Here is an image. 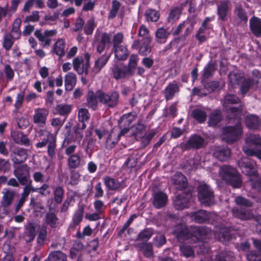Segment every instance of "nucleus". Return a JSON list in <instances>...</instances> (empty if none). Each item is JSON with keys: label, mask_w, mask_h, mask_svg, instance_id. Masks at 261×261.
Returning <instances> with one entry per match:
<instances>
[{"label": "nucleus", "mask_w": 261, "mask_h": 261, "mask_svg": "<svg viewBox=\"0 0 261 261\" xmlns=\"http://www.w3.org/2000/svg\"><path fill=\"white\" fill-rule=\"evenodd\" d=\"M229 9V6L227 2H224L221 5L218 6V13L221 20H226L227 13Z\"/></svg>", "instance_id": "39"}, {"label": "nucleus", "mask_w": 261, "mask_h": 261, "mask_svg": "<svg viewBox=\"0 0 261 261\" xmlns=\"http://www.w3.org/2000/svg\"><path fill=\"white\" fill-rule=\"evenodd\" d=\"M234 12L241 20L244 21L245 22H247L248 20V17L247 16L246 13L243 11L242 8L241 6H237Z\"/></svg>", "instance_id": "59"}, {"label": "nucleus", "mask_w": 261, "mask_h": 261, "mask_svg": "<svg viewBox=\"0 0 261 261\" xmlns=\"http://www.w3.org/2000/svg\"><path fill=\"white\" fill-rule=\"evenodd\" d=\"M198 198L202 204L209 206L214 202V192L209 186L202 184L198 187Z\"/></svg>", "instance_id": "7"}, {"label": "nucleus", "mask_w": 261, "mask_h": 261, "mask_svg": "<svg viewBox=\"0 0 261 261\" xmlns=\"http://www.w3.org/2000/svg\"><path fill=\"white\" fill-rule=\"evenodd\" d=\"M86 127V124L82 123L81 128L78 127L75 129L73 134L68 135L65 138L63 141V145H68L69 143H76L80 144L83 137V130Z\"/></svg>", "instance_id": "13"}, {"label": "nucleus", "mask_w": 261, "mask_h": 261, "mask_svg": "<svg viewBox=\"0 0 261 261\" xmlns=\"http://www.w3.org/2000/svg\"><path fill=\"white\" fill-rule=\"evenodd\" d=\"M71 109V105L67 104H60L57 106L56 110L60 115L64 116L69 114Z\"/></svg>", "instance_id": "49"}, {"label": "nucleus", "mask_w": 261, "mask_h": 261, "mask_svg": "<svg viewBox=\"0 0 261 261\" xmlns=\"http://www.w3.org/2000/svg\"><path fill=\"white\" fill-rule=\"evenodd\" d=\"M251 32L256 36H261V20L256 17H252L249 21Z\"/></svg>", "instance_id": "23"}, {"label": "nucleus", "mask_w": 261, "mask_h": 261, "mask_svg": "<svg viewBox=\"0 0 261 261\" xmlns=\"http://www.w3.org/2000/svg\"><path fill=\"white\" fill-rule=\"evenodd\" d=\"M4 72L7 81L9 82L12 81L14 76V71L13 69L9 65H6L5 66Z\"/></svg>", "instance_id": "62"}, {"label": "nucleus", "mask_w": 261, "mask_h": 261, "mask_svg": "<svg viewBox=\"0 0 261 261\" xmlns=\"http://www.w3.org/2000/svg\"><path fill=\"white\" fill-rule=\"evenodd\" d=\"M213 154L219 160L224 161L230 157V150L227 147L218 146L215 147Z\"/></svg>", "instance_id": "19"}, {"label": "nucleus", "mask_w": 261, "mask_h": 261, "mask_svg": "<svg viewBox=\"0 0 261 261\" xmlns=\"http://www.w3.org/2000/svg\"><path fill=\"white\" fill-rule=\"evenodd\" d=\"M211 215V214L207 213L205 211L200 210L192 213L191 218L192 220L196 222L201 223L208 220Z\"/></svg>", "instance_id": "24"}, {"label": "nucleus", "mask_w": 261, "mask_h": 261, "mask_svg": "<svg viewBox=\"0 0 261 261\" xmlns=\"http://www.w3.org/2000/svg\"><path fill=\"white\" fill-rule=\"evenodd\" d=\"M87 100L88 106L95 109L97 107V101H98L97 98V92L95 95L92 91H89L87 95Z\"/></svg>", "instance_id": "42"}, {"label": "nucleus", "mask_w": 261, "mask_h": 261, "mask_svg": "<svg viewBox=\"0 0 261 261\" xmlns=\"http://www.w3.org/2000/svg\"><path fill=\"white\" fill-rule=\"evenodd\" d=\"M11 136L15 143L25 146H29L30 145L29 138L23 133L18 131H14L12 132Z\"/></svg>", "instance_id": "25"}, {"label": "nucleus", "mask_w": 261, "mask_h": 261, "mask_svg": "<svg viewBox=\"0 0 261 261\" xmlns=\"http://www.w3.org/2000/svg\"><path fill=\"white\" fill-rule=\"evenodd\" d=\"M93 232V230L88 225L85 227L82 232L78 230L76 233V237L77 238L80 239H83L85 237L90 236Z\"/></svg>", "instance_id": "51"}, {"label": "nucleus", "mask_w": 261, "mask_h": 261, "mask_svg": "<svg viewBox=\"0 0 261 261\" xmlns=\"http://www.w3.org/2000/svg\"><path fill=\"white\" fill-rule=\"evenodd\" d=\"M10 156L14 164H20L27 160L28 153L25 149L18 147L13 151Z\"/></svg>", "instance_id": "15"}, {"label": "nucleus", "mask_w": 261, "mask_h": 261, "mask_svg": "<svg viewBox=\"0 0 261 261\" xmlns=\"http://www.w3.org/2000/svg\"><path fill=\"white\" fill-rule=\"evenodd\" d=\"M45 223L49 225L52 228L56 227L58 224V219L55 214L49 213L46 215Z\"/></svg>", "instance_id": "41"}, {"label": "nucleus", "mask_w": 261, "mask_h": 261, "mask_svg": "<svg viewBox=\"0 0 261 261\" xmlns=\"http://www.w3.org/2000/svg\"><path fill=\"white\" fill-rule=\"evenodd\" d=\"M15 39L14 35L11 34H6L4 38L3 47L7 50H9L13 44Z\"/></svg>", "instance_id": "48"}, {"label": "nucleus", "mask_w": 261, "mask_h": 261, "mask_svg": "<svg viewBox=\"0 0 261 261\" xmlns=\"http://www.w3.org/2000/svg\"><path fill=\"white\" fill-rule=\"evenodd\" d=\"M215 237L223 244H226L230 239L229 229L227 227L218 228L215 230Z\"/></svg>", "instance_id": "22"}, {"label": "nucleus", "mask_w": 261, "mask_h": 261, "mask_svg": "<svg viewBox=\"0 0 261 261\" xmlns=\"http://www.w3.org/2000/svg\"><path fill=\"white\" fill-rule=\"evenodd\" d=\"M64 194V190L61 187H58L56 188L54 191V198L55 201L60 203L62 201L63 196Z\"/></svg>", "instance_id": "61"}, {"label": "nucleus", "mask_w": 261, "mask_h": 261, "mask_svg": "<svg viewBox=\"0 0 261 261\" xmlns=\"http://www.w3.org/2000/svg\"><path fill=\"white\" fill-rule=\"evenodd\" d=\"M36 236L35 227L31 223L27 224L24 227L23 239L27 242H30L34 240Z\"/></svg>", "instance_id": "26"}, {"label": "nucleus", "mask_w": 261, "mask_h": 261, "mask_svg": "<svg viewBox=\"0 0 261 261\" xmlns=\"http://www.w3.org/2000/svg\"><path fill=\"white\" fill-rule=\"evenodd\" d=\"M89 114L86 109L82 108L79 111L78 118L80 122L85 123L84 122L89 118Z\"/></svg>", "instance_id": "57"}, {"label": "nucleus", "mask_w": 261, "mask_h": 261, "mask_svg": "<svg viewBox=\"0 0 261 261\" xmlns=\"http://www.w3.org/2000/svg\"><path fill=\"white\" fill-rule=\"evenodd\" d=\"M219 174L227 184L233 188H239L241 187L242 183L240 174L235 168L227 165H224L220 167Z\"/></svg>", "instance_id": "4"}, {"label": "nucleus", "mask_w": 261, "mask_h": 261, "mask_svg": "<svg viewBox=\"0 0 261 261\" xmlns=\"http://www.w3.org/2000/svg\"><path fill=\"white\" fill-rule=\"evenodd\" d=\"M228 78L230 82L232 85H237L241 83L240 90L242 94L247 93L253 84V82L250 79L243 78L234 71L231 72L229 74Z\"/></svg>", "instance_id": "8"}, {"label": "nucleus", "mask_w": 261, "mask_h": 261, "mask_svg": "<svg viewBox=\"0 0 261 261\" xmlns=\"http://www.w3.org/2000/svg\"><path fill=\"white\" fill-rule=\"evenodd\" d=\"M204 144V140L202 137L198 135H193L186 143V147L187 149H198L203 147Z\"/></svg>", "instance_id": "20"}, {"label": "nucleus", "mask_w": 261, "mask_h": 261, "mask_svg": "<svg viewBox=\"0 0 261 261\" xmlns=\"http://www.w3.org/2000/svg\"><path fill=\"white\" fill-rule=\"evenodd\" d=\"M239 101V98L234 95H227L224 99L223 105L228 114V119L231 121L234 119L237 122L235 127L228 126L223 129L222 138L227 143H232L238 140L242 133L240 121L242 111L231 106Z\"/></svg>", "instance_id": "1"}, {"label": "nucleus", "mask_w": 261, "mask_h": 261, "mask_svg": "<svg viewBox=\"0 0 261 261\" xmlns=\"http://www.w3.org/2000/svg\"><path fill=\"white\" fill-rule=\"evenodd\" d=\"M232 213L234 217L242 220H249L254 218L252 211L250 210H239L234 207L232 210Z\"/></svg>", "instance_id": "18"}, {"label": "nucleus", "mask_w": 261, "mask_h": 261, "mask_svg": "<svg viewBox=\"0 0 261 261\" xmlns=\"http://www.w3.org/2000/svg\"><path fill=\"white\" fill-rule=\"evenodd\" d=\"M72 65L74 70L79 74H82L84 72L88 73L89 63H84L83 60L81 57H76L73 60Z\"/></svg>", "instance_id": "17"}, {"label": "nucleus", "mask_w": 261, "mask_h": 261, "mask_svg": "<svg viewBox=\"0 0 261 261\" xmlns=\"http://www.w3.org/2000/svg\"><path fill=\"white\" fill-rule=\"evenodd\" d=\"M141 250L146 257H150L152 256V245L148 243H142L140 246Z\"/></svg>", "instance_id": "54"}, {"label": "nucleus", "mask_w": 261, "mask_h": 261, "mask_svg": "<svg viewBox=\"0 0 261 261\" xmlns=\"http://www.w3.org/2000/svg\"><path fill=\"white\" fill-rule=\"evenodd\" d=\"M246 143L248 145H255L258 149L253 150L245 146L243 148L244 152L248 155H255L261 160V138L259 136L253 134L248 135L246 139Z\"/></svg>", "instance_id": "5"}, {"label": "nucleus", "mask_w": 261, "mask_h": 261, "mask_svg": "<svg viewBox=\"0 0 261 261\" xmlns=\"http://www.w3.org/2000/svg\"><path fill=\"white\" fill-rule=\"evenodd\" d=\"M95 27L96 24L95 23L94 20L92 18L90 19L87 21L84 28L85 33L87 35L91 34Z\"/></svg>", "instance_id": "58"}, {"label": "nucleus", "mask_w": 261, "mask_h": 261, "mask_svg": "<svg viewBox=\"0 0 261 261\" xmlns=\"http://www.w3.org/2000/svg\"><path fill=\"white\" fill-rule=\"evenodd\" d=\"M110 56L111 54L108 55L105 54L95 61L94 66L93 68V72H94L95 74L98 73L101 68L105 66L109 60Z\"/></svg>", "instance_id": "28"}, {"label": "nucleus", "mask_w": 261, "mask_h": 261, "mask_svg": "<svg viewBox=\"0 0 261 261\" xmlns=\"http://www.w3.org/2000/svg\"><path fill=\"white\" fill-rule=\"evenodd\" d=\"M215 70V67L213 64L210 63L207 64L203 70V79L210 77L213 74Z\"/></svg>", "instance_id": "60"}, {"label": "nucleus", "mask_w": 261, "mask_h": 261, "mask_svg": "<svg viewBox=\"0 0 261 261\" xmlns=\"http://www.w3.org/2000/svg\"><path fill=\"white\" fill-rule=\"evenodd\" d=\"M106 187L110 190H115L121 187V183L117 179L106 176L103 178Z\"/></svg>", "instance_id": "36"}, {"label": "nucleus", "mask_w": 261, "mask_h": 261, "mask_svg": "<svg viewBox=\"0 0 261 261\" xmlns=\"http://www.w3.org/2000/svg\"><path fill=\"white\" fill-rule=\"evenodd\" d=\"M50 261H66L67 256L64 253L58 251L51 252L49 255Z\"/></svg>", "instance_id": "46"}, {"label": "nucleus", "mask_w": 261, "mask_h": 261, "mask_svg": "<svg viewBox=\"0 0 261 261\" xmlns=\"http://www.w3.org/2000/svg\"><path fill=\"white\" fill-rule=\"evenodd\" d=\"M116 58L118 60H124L128 56V51L127 48L123 45L113 47Z\"/></svg>", "instance_id": "34"}, {"label": "nucleus", "mask_w": 261, "mask_h": 261, "mask_svg": "<svg viewBox=\"0 0 261 261\" xmlns=\"http://www.w3.org/2000/svg\"><path fill=\"white\" fill-rule=\"evenodd\" d=\"M81 163V157L77 154L70 155L68 159V164L70 168H76L78 167Z\"/></svg>", "instance_id": "44"}, {"label": "nucleus", "mask_w": 261, "mask_h": 261, "mask_svg": "<svg viewBox=\"0 0 261 261\" xmlns=\"http://www.w3.org/2000/svg\"><path fill=\"white\" fill-rule=\"evenodd\" d=\"M180 249L182 254L187 257L191 256L194 254L192 247L186 243L182 244L180 247Z\"/></svg>", "instance_id": "53"}, {"label": "nucleus", "mask_w": 261, "mask_h": 261, "mask_svg": "<svg viewBox=\"0 0 261 261\" xmlns=\"http://www.w3.org/2000/svg\"><path fill=\"white\" fill-rule=\"evenodd\" d=\"M77 81L76 74L72 72H68L65 76V87L66 90L71 91L75 87Z\"/></svg>", "instance_id": "27"}, {"label": "nucleus", "mask_w": 261, "mask_h": 261, "mask_svg": "<svg viewBox=\"0 0 261 261\" xmlns=\"http://www.w3.org/2000/svg\"><path fill=\"white\" fill-rule=\"evenodd\" d=\"M211 232V230L205 227H193L188 231L183 225L177 226L174 231L175 235L179 241L191 239L194 241H204L210 237Z\"/></svg>", "instance_id": "2"}, {"label": "nucleus", "mask_w": 261, "mask_h": 261, "mask_svg": "<svg viewBox=\"0 0 261 261\" xmlns=\"http://www.w3.org/2000/svg\"><path fill=\"white\" fill-rule=\"evenodd\" d=\"M191 199L192 195L190 193H182L181 195H178L173 202L174 207L177 210H182L187 207Z\"/></svg>", "instance_id": "14"}, {"label": "nucleus", "mask_w": 261, "mask_h": 261, "mask_svg": "<svg viewBox=\"0 0 261 261\" xmlns=\"http://www.w3.org/2000/svg\"><path fill=\"white\" fill-rule=\"evenodd\" d=\"M250 180L253 189L256 191L261 190V178L257 176V174L251 177Z\"/></svg>", "instance_id": "52"}, {"label": "nucleus", "mask_w": 261, "mask_h": 261, "mask_svg": "<svg viewBox=\"0 0 261 261\" xmlns=\"http://www.w3.org/2000/svg\"><path fill=\"white\" fill-rule=\"evenodd\" d=\"M3 193L4 194L2 204L4 207H8L11 205L14 196V193L8 189H4Z\"/></svg>", "instance_id": "35"}, {"label": "nucleus", "mask_w": 261, "mask_h": 261, "mask_svg": "<svg viewBox=\"0 0 261 261\" xmlns=\"http://www.w3.org/2000/svg\"><path fill=\"white\" fill-rule=\"evenodd\" d=\"M97 98L98 101L109 108L116 107L119 100V95L118 92L114 91L111 93H104L101 91L97 92Z\"/></svg>", "instance_id": "6"}, {"label": "nucleus", "mask_w": 261, "mask_h": 261, "mask_svg": "<svg viewBox=\"0 0 261 261\" xmlns=\"http://www.w3.org/2000/svg\"><path fill=\"white\" fill-rule=\"evenodd\" d=\"M171 182L174 185L175 188L181 190L187 187L188 182L186 177L180 172H176L172 176Z\"/></svg>", "instance_id": "16"}, {"label": "nucleus", "mask_w": 261, "mask_h": 261, "mask_svg": "<svg viewBox=\"0 0 261 261\" xmlns=\"http://www.w3.org/2000/svg\"><path fill=\"white\" fill-rule=\"evenodd\" d=\"M247 258L248 261H261V254L251 251L247 254Z\"/></svg>", "instance_id": "64"}, {"label": "nucleus", "mask_w": 261, "mask_h": 261, "mask_svg": "<svg viewBox=\"0 0 261 261\" xmlns=\"http://www.w3.org/2000/svg\"><path fill=\"white\" fill-rule=\"evenodd\" d=\"M153 231L151 229H146L140 232L138 235V239L141 240L147 241L152 236Z\"/></svg>", "instance_id": "55"}, {"label": "nucleus", "mask_w": 261, "mask_h": 261, "mask_svg": "<svg viewBox=\"0 0 261 261\" xmlns=\"http://www.w3.org/2000/svg\"><path fill=\"white\" fill-rule=\"evenodd\" d=\"M21 23V20L19 18H16L13 23V27L10 34L14 35L15 39H18L20 36V26Z\"/></svg>", "instance_id": "45"}, {"label": "nucleus", "mask_w": 261, "mask_h": 261, "mask_svg": "<svg viewBox=\"0 0 261 261\" xmlns=\"http://www.w3.org/2000/svg\"><path fill=\"white\" fill-rule=\"evenodd\" d=\"M245 123L249 128L256 129L261 124V120L256 115L251 114L246 117Z\"/></svg>", "instance_id": "33"}, {"label": "nucleus", "mask_w": 261, "mask_h": 261, "mask_svg": "<svg viewBox=\"0 0 261 261\" xmlns=\"http://www.w3.org/2000/svg\"><path fill=\"white\" fill-rule=\"evenodd\" d=\"M65 41L64 39H59L54 44L52 51L59 57H62L65 53Z\"/></svg>", "instance_id": "31"}, {"label": "nucleus", "mask_w": 261, "mask_h": 261, "mask_svg": "<svg viewBox=\"0 0 261 261\" xmlns=\"http://www.w3.org/2000/svg\"><path fill=\"white\" fill-rule=\"evenodd\" d=\"M15 177L19 182L25 185L30 180V168L27 165H22L18 166L14 171Z\"/></svg>", "instance_id": "10"}, {"label": "nucleus", "mask_w": 261, "mask_h": 261, "mask_svg": "<svg viewBox=\"0 0 261 261\" xmlns=\"http://www.w3.org/2000/svg\"><path fill=\"white\" fill-rule=\"evenodd\" d=\"M231 254L230 252L223 251L216 255L215 257L216 260H214L213 258H211V259L208 260V259H205L201 261H231Z\"/></svg>", "instance_id": "43"}, {"label": "nucleus", "mask_w": 261, "mask_h": 261, "mask_svg": "<svg viewBox=\"0 0 261 261\" xmlns=\"http://www.w3.org/2000/svg\"><path fill=\"white\" fill-rule=\"evenodd\" d=\"M56 34L57 31L55 30L45 31L43 32L37 30L35 32V36L39 41L42 42V46L44 48L49 46L51 41V37L55 36Z\"/></svg>", "instance_id": "11"}, {"label": "nucleus", "mask_w": 261, "mask_h": 261, "mask_svg": "<svg viewBox=\"0 0 261 261\" xmlns=\"http://www.w3.org/2000/svg\"><path fill=\"white\" fill-rule=\"evenodd\" d=\"M48 140L47 154L51 159H53L56 155V138L53 135L49 133L48 135Z\"/></svg>", "instance_id": "29"}, {"label": "nucleus", "mask_w": 261, "mask_h": 261, "mask_svg": "<svg viewBox=\"0 0 261 261\" xmlns=\"http://www.w3.org/2000/svg\"><path fill=\"white\" fill-rule=\"evenodd\" d=\"M222 116L221 112L219 110L213 111L210 116L208 121L210 126H216L221 120Z\"/></svg>", "instance_id": "37"}, {"label": "nucleus", "mask_w": 261, "mask_h": 261, "mask_svg": "<svg viewBox=\"0 0 261 261\" xmlns=\"http://www.w3.org/2000/svg\"><path fill=\"white\" fill-rule=\"evenodd\" d=\"M84 206H81L75 212L72 217L73 227L79 225L83 220L84 214Z\"/></svg>", "instance_id": "38"}, {"label": "nucleus", "mask_w": 261, "mask_h": 261, "mask_svg": "<svg viewBox=\"0 0 261 261\" xmlns=\"http://www.w3.org/2000/svg\"><path fill=\"white\" fill-rule=\"evenodd\" d=\"M24 92L20 91L16 96V99L14 103V107L16 110H18L22 106L24 99Z\"/></svg>", "instance_id": "63"}, {"label": "nucleus", "mask_w": 261, "mask_h": 261, "mask_svg": "<svg viewBox=\"0 0 261 261\" xmlns=\"http://www.w3.org/2000/svg\"><path fill=\"white\" fill-rule=\"evenodd\" d=\"M119 138L114 132L112 131L108 136L106 141V146L108 148H112L117 143Z\"/></svg>", "instance_id": "47"}, {"label": "nucleus", "mask_w": 261, "mask_h": 261, "mask_svg": "<svg viewBox=\"0 0 261 261\" xmlns=\"http://www.w3.org/2000/svg\"><path fill=\"white\" fill-rule=\"evenodd\" d=\"M138 60L139 58L137 55H132L127 65L122 63L114 64L111 68L113 77L118 80L129 77L134 75Z\"/></svg>", "instance_id": "3"}, {"label": "nucleus", "mask_w": 261, "mask_h": 261, "mask_svg": "<svg viewBox=\"0 0 261 261\" xmlns=\"http://www.w3.org/2000/svg\"><path fill=\"white\" fill-rule=\"evenodd\" d=\"M146 17L147 21H156L160 17L159 13L153 9H148L146 12Z\"/></svg>", "instance_id": "50"}, {"label": "nucleus", "mask_w": 261, "mask_h": 261, "mask_svg": "<svg viewBox=\"0 0 261 261\" xmlns=\"http://www.w3.org/2000/svg\"><path fill=\"white\" fill-rule=\"evenodd\" d=\"M192 116L198 122L202 123L206 120V114L204 111L196 109L193 111Z\"/></svg>", "instance_id": "40"}, {"label": "nucleus", "mask_w": 261, "mask_h": 261, "mask_svg": "<svg viewBox=\"0 0 261 261\" xmlns=\"http://www.w3.org/2000/svg\"><path fill=\"white\" fill-rule=\"evenodd\" d=\"M167 200L166 194L162 192H158L153 195V204L155 207L160 208L166 205Z\"/></svg>", "instance_id": "21"}, {"label": "nucleus", "mask_w": 261, "mask_h": 261, "mask_svg": "<svg viewBox=\"0 0 261 261\" xmlns=\"http://www.w3.org/2000/svg\"><path fill=\"white\" fill-rule=\"evenodd\" d=\"M179 91V88L176 83H170L164 90L165 97L166 100H169L174 97L175 93Z\"/></svg>", "instance_id": "30"}, {"label": "nucleus", "mask_w": 261, "mask_h": 261, "mask_svg": "<svg viewBox=\"0 0 261 261\" xmlns=\"http://www.w3.org/2000/svg\"><path fill=\"white\" fill-rule=\"evenodd\" d=\"M139 35L145 39V40H146L147 42H150V37L149 34V31L144 25H142L140 27Z\"/></svg>", "instance_id": "56"}, {"label": "nucleus", "mask_w": 261, "mask_h": 261, "mask_svg": "<svg viewBox=\"0 0 261 261\" xmlns=\"http://www.w3.org/2000/svg\"><path fill=\"white\" fill-rule=\"evenodd\" d=\"M48 111L45 108H37L34 110L33 122L40 126H44L48 115Z\"/></svg>", "instance_id": "12"}, {"label": "nucleus", "mask_w": 261, "mask_h": 261, "mask_svg": "<svg viewBox=\"0 0 261 261\" xmlns=\"http://www.w3.org/2000/svg\"><path fill=\"white\" fill-rule=\"evenodd\" d=\"M170 34V32L168 29L160 28L155 32V40L158 43H165Z\"/></svg>", "instance_id": "32"}, {"label": "nucleus", "mask_w": 261, "mask_h": 261, "mask_svg": "<svg viewBox=\"0 0 261 261\" xmlns=\"http://www.w3.org/2000/svg\"><path fill=\"white\" fill-rule=\"evenodd\" d=\"M238 165L242 172L251 177L257 174V166L255 162L248 158L244 157L238 162Z\"/></svg>", "instance_id": "9"}]
</instances>
